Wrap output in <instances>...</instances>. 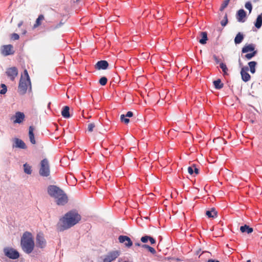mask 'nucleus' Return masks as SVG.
Listing matches in <instances>:
<instances>
[{
    "mask_svg": "<svg viewBox=\"0 0 262 262\" xmlns=\"http://www.w3.org/2000/svg\"><path fill=\"white\" fill-rule=\"evenodd\" d=\"M81 216L76 209H72L67 212L64 216L60 219L57 224L58 232H63L73 227L81 220Z\"/></svg>",
    "mask_w": 262,
    "mask_h": 262,
    "instance_id": "nucleus-1",
    "label": "nucleus"
},
{
    "mask_svg": "<svg viewBox=\"0 0 262 262\" xmlns=\"http://www.w3.org/2000/svg\"><path fill=\"white\" fill-rule=\"evenodd\" d=\"M47 192L51 197L56 200V203L58 206H64L68 202L67 194L62 189L56 185H49L47 188Z\"/></svg>",
    "mask_w": 262,
    "mask_h": 262,
    "instance_id": "nucleus-2",
    "label": "nucleus"
},
{
    "mask_svg": "<svg viewBox=\"0 0 262 262\" xmlns=\"http://www.w3.org/2000/svg\"><path fill=\"white\" fill-rule=\"evenodd\" d=\"M20 246L25 253L29 254L33 252L35 243L31 232L26 231L23 233L20 239Z\"/></svg>",
    "mask_w": 262,
    "mask_h": 262,
    "instance_id": "nucleus-3",
    "label": "nucleus"
},
{
    "mask_svg": "<svg viewBox=\"0 0 262 262\" xmlns=\"http://www.w3.org/2000/svg\"><path fill=\"white\" fill-rule=\"evenodd\" d=\"M24 73L26 78H24L23 76H21L18 87V92L20 95L26 93L28 85H30V90H31V79L26 69L24 70Z\"/></svg>",
    "mask_w": 262,
    "mask_h": 262,
    "instance_id": "nucleus-4",
    "label": "nucleus"
},
{
    "mask_svg": "<svg viewBox=\"0 0 262 262\" xmlns=\"http://www.w3.org/2000/svg\"><path fill=\"white\" fill-rule=\"evenodd\" d=\"M40 167L39 170L40 176L48 177L50 174V164L47 158L42 159L40 163Z\"/></svg>",
    "mask_w": 262,
    "mask_h": 262,
    "instance_id": "nucleus-5",
    "label": "nucleus"
},
{
    "mask_svg": "<svg viewBox=\"0 0 262 262\" xmlns=\"http://www.w3.org/2000/svg\"><path fill=\"white\" fill-rule=\"evenodd\" d=\"M3 251L5 255L11 259H16L20 256L18 251L12 247H5Z\"/></svg>",
    "mask_w": 262,
    "mask_h": 262,
    "instance_id": "nucleus-6",
    "label": "nucleus"
},
{
    "mask_svg": "<svg viewBox=\"0 0 262 262\" xmlns=\"http://www.w3.org/2000/svg\"><path fill=\"white\" fill-rule=\"evenodd\" d=\"M120 254L118 250L111 251L104 256L103 262H112L115 260Z\"/></svg>",
    "mask_w": 262,
    "mask_h": 262,
    "instance_id": "nucleus-7",
    "label": "nucleus"
},
{
    "mask_svg": "<svg viewBox=\"0 0 262 262\" xmlns=\"http://www.w3.org/2000/svg\"><path fill=\"white\" fill-rule=\"evenodd\" d=\"M47 242L44 238L42 233H39L37 234L36 237V246L40 249H43L46 246Z\"/></svg>",
    "mask_w": 262,
    "mask_h": 262,
    "instance_id": "nucleus-8",
    "label": "nucleus"
},
{
    "mask_svg": "<svg viewBox=\"0 0 262 262\" xmlns=\"http://www.w3.org/2000/svg\"><path fill=\"white\" fill-rule=\"evenodd\" d=\"M14 52L13 46L12 45H4L1 48V53L5 56L13 55Z\"/></svg>",
    "mask_w": 262,
    "mask_h": 262,
    "instance_id": "nucleus-9",
    "label": "nucleus"
},
{
    "mask_svg": "<svg viewBox=\"0 0 262 262\" xmlns=\"http://www.w3.org/2000/svg\"><path fill=\"white\" fill-rule=\"evenodd\" d=\"M118 241L121 244H124V245L127 248H130L133 243L130 238L126 235H120L118 237Z\"/></svg>",
    "mask_w": 262,
    "mask_h": 262,
    "instance_id": "nucleus-10",
    "label": "nucleus"
},
{
    "mask_svg": "<svg viewBox=\"0 0 262 262\" xmlns=\"http://www.w3.org/2000/svg\"><path fill=\"white\" fill-rule=\"evenodd\" d=\"M249 68L247 66L243 67L241 71L242 79L245 82L249 81L251 79L250 75L248 73Z\"/></svg>",
    "mask_w": 262,
    "mask_h": 262,
    "instance_id": "nucleus-11",
    "label": "nucleus"
},
{
    "mask_svg": "<svg viewBox=\"0 0 262 262\" xmlns=\"http://www.w3.org/2000/svg\"><path fill=\"white\" fill-rule=\"evenodd\" d=\"M6 74L11 80L13 81L18 74V70L15 67L9 68L7 69Z\"/></svg>",
    "mask_w": 262,
    "mask_h": 262,
    "instance_id": "nucleus-12",
    "label": "nucleus"
},
{
    "mask_svg": "<svg viewBox=\"0 0 262 262\" xmlns=\"http://www.w3.org/2000/svg\"><path fill=\"white\" fill-rule=\"evenodd\" d=\"M246 12L243 9H239L236 13V18L239 23H244L246 21Z\"/></svg>",
    "mask_w": 262,
    "mask_h": 262,
    "instance_id": "nucleus-13",
    "label": "nucleus"
},
{
    "mask_svg": "<svg viewBox=\"0 0 262 262\" xmlns=\"http://www.w3.org/2000/svg\"><path fill=\"white\" fill-rule=\"evenodd\" d=\"M13 118H15V119L13 120L14 123L20 124L24 121L25 116L24 113L17 112L15 115L11 118V119L12 120Z\"/></svg>",
    "mask_w": 262,
    "mask_h": 262,
    "instance_id": "nucleus-14",
    "label": "nucleus"
},
{
    "mask_svg": "<svg viewBox=\"0 0 262 262\" xmlns=\"http://www.w3.org/2000/svg\"><path fill=\"white\" fill-rule=\"evenodd\" d=\"M109 66V64L108 62L106 60H101L96 63V64L95 66V68L96 69L100 70H106Z\"/></svg>",
    "mask_w": 262,
    "mask_h": 262,
    "instance_id": "nucleus-15",
    "label": "nucleus"
},
{
    "mask_svg": "<svg viewBox=\"0 0 262 262\" xmlns=\"http://www.w3.org/2000/svg\"><path fill=\"white\" fill-rule=\"evenodd\" d=\"M255 45L253 43H247L242 49V54L257 51L255 50Z\"/></svg>",
    "mask_w": 262,
    "mask_h": 262,
    "instance_id": "nucleus-16",
    "label": "nucleus"
},
{
    "mask_svg": "<svg viewBox=\"0 0 262 262\" xmlns=\"http://www.w3.org/2000/svg\"><path fill=\"white\" fill-rule=\"evenodd\" d=\"M14 146L16 148L23 149H25L27 147L25 143L22 140L18 138L15 139L14 145H13V147Z\"/></svg>",
    "mask_w": 262,
    "mask_h": 262,
    "instance_id": "nucleus-17",
    "label": "nucleus"
},
{
    "mask_svg": "<svg viewBox=\"0 0 262 262\" xmlns=\"http://www.w3.org/2000/svg\"><path fill=\"white\" fill-rule=\"evenodd\" d=\"M61 114L64 118H70L71 117L70 114V107L68 105L63 106L61 110Z\"/></svg>",
    "mask_w": 262,
    "mask_h": 262,
    "instance_id": "nucleus-18",
    "label": "nucleus"
},
{
    "mask_svg": "<svg viewBox=\"0 0 262 262\" xmlns=\"http://www.w3.org/2000/svg\"><path fill=\"white\" fill-rule=\"evenodd\" d=\"M217 211L213 207L206 211V215L208 218H215L217 217Z\"/></svg>",
    "mask_w": 262,
    "mask_h": 262,
    "instance_id": "nucleus-19",
    "label": "nucleus"
},
{
    "mask_svg": "<svg viewBox=\"0 0 262 262\" xmlns=\"http://www.w3.org/2000/svg\"><path fill=\"white\" fill-rule=\"evenodd\" d=\"M245 37L244 34L242 32H238L236 35L234 41L235 45H239L243 41Z\"/></svg>",
    "mask_w": 262,
    "mask_h": 262,
    "instance_id": "nucleus-20",
    "label": "nucleus"
},
{
    "mask_svg": "<svg viewBox=\"0 0 262 262\" xmlns=\"http://www.w3.org/2000/svg\"><path fill=\"white\" fill-rule=\"evenodd\" d=\"M240 231L242 233H247V234H250L253 231V228L250 227L247 224H245L240 227Z\"/></svg>",
    "mask_w": 262,
    "mask_h": 262,
    "instance_id": "nucleus-21",
    "label": "nucleus"
},
{
    "mask_svg": "<svg viewBox=\"0 0 262 262\" xmlns=\"http://www.w3.org/2000/svg\"><path fill=\"white\" fill-rule=\"evenodd\" d=\"M34 127L33 126H30L29 128V136L30 142L32 144H35L36 143V141L35 139V136L34 134L33 133L34 131Z\"/></svg>",
    "mask_w": 262,
    "mask_h": 262,
    "instance_id": "nucleus-22",
    "label": "nucleus"
},
{
    "mask_svg": "<svg viewBox=\"0 0 262 262\" xmlns=\"http://www.w3.org/2000/svg\"><path fill=\"white\" fill-rule=\"evenodd\" d=\"M201 39L199 40V42L201 45H205L208 40L207 32L205 31L201 32L200 33Z\"/></svg>",
    "mask_w": 262,
    "mask_h": 262,
    "instance_id": "nucleus-23",
    "label": "nucleus"
},
{
    "mask_svg": "<svg viewBox=\"0 0 262 262\" xmlns=\"http://www.w3.org/2000/svg\"><path fill=\"white\" fill-rule=\"evenodd\" d=\"M213 84L216 90H221L224 86V83L222 82L221 79H217L213 81Z\"/></svg>",
    "mask_w": 262,
    "mask_h": 262,
    "instance_id": "nucleus-24",
    "label": "nucleus"
},
{
    "mask_svg": "<svg viewBox=\"0 0 262 262\" xmlns=\"http://www.w3.org/2000/svg\"><path fill=\"white\" fill-rule=\"evenodd\" d=\"M257 54V51H253L252 52L247 53L245 55L242 54V57L243 59L246 60H251Z\"/></svg>",
    "mask_w": 262,
    "mask_h": 262,
    "instance_id": "nucleus-25",
    "label": "nucleus"
},
{
    "mask_svg": "<svg viewBox=\"0 0 262 262\" xmlns=\"http://www.w3.org/2000/svg\"><path fill=\"white\" fill-rule=\"evenodd\" d=\"M44 15L43 14H40L38 15V17L36 18L35 20V23L33 25V28L35 29L41 25V21L44 19Z\"/></svg>",
    "mask_w": 262,
    "mask_h": 262,
    "instance_id": "nucleus-26",
    "label": "nucleus"
},
{
    "mask_svg": "<svg viewBox=\"0 0 262 262\" xmlns=\"http://www.w3.org/2000/svg\"><path fill=\"white\" fill-rule=\"evenodd\" d=\"M254 25L255 27L257 29H259L261 27L262 19L259 15L257 16L255 20L254 21Z\"/></svg>",
    "mask_w": 262,
    "mask_h": 262,
    "instance_id": "nucleus-27",
    "label": "nucleus"
},
{
    "mask_svg": "<svg viewBox=\"0 0 262 262\" xmlns=\"http://www.w3.org/2000/svg\"><path fill=\"white\" fill-rule=\"evenodd\" d=\"M220 67L222 70L224 76L228 75V69L225 63L221 62L220 64Z\"/></svg>",
    "mask_w": 262,
    "mask_h": 262,
    "instance_id": "nucleus-28",
    "label": "nucleus"
},
{
    "mask_svg": "<svg viewBox=\"0 0 262 262\" xmlns=\"http://www.w3.org/2000/svg\"><path fill=\"white\" fill-rule=\"evenodd\" d=\"M142 248L146 249L149 252H150L152 254H155L156 253V250L152 247L150 246L147 244H143L142 246Z\"/></svg>",
    "mask_w": 262,
    "mask_h": 262,
    "instance_id": "nucleus-29",
    "label": "nucleus"
},
{
    "mask_svg": "<svg viewBox=\"0 0 262 262\" xmlns=\"http://www.w3.org/2000/svg\"><path fill=\"white\" fill-rule=\"evenodd\" d=\"M23 167H24V170L25 173H26L27 174H31V173H32L31 166H30L29 164H28L26 163L23 165Z\"/></svg>",
    "mask_w": 262,
    "mask_h": 262,
    "instance_id": "nucleus-30",
    "label": "nucleus"
},
{
    "mask_svg": "<svg viewBox=\"0 0 262 262\" xmlns=\"http://www.w3.org/2000/svg\"><path fill=\"white\" fill-rule=\"evenodd\" d=\"M108 79L106 77L102 76L99 80V83L102 85L104 86L106 84Z\"/></svg>",
    "mask_w": 262,
    "mask_h": 262,
    "instance_id": "nucleus-31",
    "label": "nucleus"
},
{
    "mask_svg": "<svg viewBox=\"0 0 262 262\" xmlns=\"http://www.w3.org/2000/svg\"><path fill=\"white\" fill-rule=\"evenodd\" d=\"M231 0H224L221 5L220 10L221 11H223L228 5Z\"/></svg>",
    "mask_w": 262,
    "mask_h": 262,
    "instance_id": "nucleus-32",
    "label": "nucleus"
},
{
    "mask_svg": "<svg viewBox=\"0 0 262 262\" xmlns=\"http://www.w3.org/2000/svg\"><path fill=\"white\" fill-rule=\"evenodd\" d=\"M1 87L2 89L0 90V94L4 95L6 93L7 91V87L5 84L1 83Z\"/></svg>",
    "mask_w": 262,
    "mask_h": 262,
    "instance_id": "nucleus-33",
    "label": "nucleus"
},
{
    "mask_svg": "<svg viewBox=\"0 0 262 262\" xmlns=\"http://www.w3.org/2000/svg\"><path fill=\"white\" fill-rule=\"evenodd\" d=\"M257 64V62L256 61H249L248 63V65L249 66L248 67L249 68V70L250 69L256 68Z\"/></svg>",
    "mask_w": 262,
    "mask_h": 262,
    "instance_id": "nucleus-34",
    "label": "nucleus"
},
{
    "mask_svg": "<svg viewBox=\"0 0 262 262\" xmlns=\"http://www.w3.org/2000/svg\"><path fill=\"white\" fill-rule=\"evenodd\" d=\"M150 235H144L142 236L140 239L141 242L143 243H146L149 241Z\"/></svg>",
    "mask_w": 262,
    "mask_h": 262,
    "instance_id": "nucleus-35",
    "label": "nucleus"
},
{
    "mask_svg": "<svg viewBox=\"0 0 262 262\" xmlns=\"http://www.w3.org/2000/svg\"><path fill=\"white\" fill-rule=\"evenodd\" d=\"M120 120L121 122H124L125 124H128L129 122V119L124 116V114H122L120 116Z\"/></svg>",
    "mask_w": 262,
    "mask_h": 262,
    "instance_id": "nucleus-36",
    "label": "nucleus"
},
{
    "mask_svg": "<svg viewBox=\"0 0 262 262\" xmlns=\"http://www.w3.org/2000/svg\"><path fill=\"white\" fill-rule=\"evenodd\" d=\"M245 8L249 11V13H250L252 10V5L250 2H247L246 3L245 5Z\"/></svg>",
    "mask_w": 262,
    "mask_h": 262,
    "instance_id": "nucleus-37",
    "label": "nucleus"
},
{
    "mask_svg": "<svg viewBox=\"0 0 262 262\" xmlns=\"http://www.w3.org/2000/svg\"><path fill=\"white\" fill-rule=\"evenodd\" d=\"M64 24V23L62 22V20H61L59 22V23L57 24L56 26L51 27V28H50L51 30H54L57 29L61 27Z\"/></svg>",
    "mask_w": 262,
    "mask_h": 262,
    "instance_id": "nucleus-38",
    "label": "nucleus"
},
{
    "mask_svg": "<svg viewBox=\"0 0 262 262\" xmlns=\"http://www.w3.org/2000/svg\"><path fill=\"white\" fill-rule=\"evenodd\" d=\"M95 127V125L94 123H91L88 124V130L90 132L93 131L94 128Z\"/></svg>",
    "mask_w": 262,
    "mask_h": 262,
    "instance_id": "nucleus-39",
    "label": "nucleus"
},
{
    "mask_svg": "<svg viewBox=\"0 0 262 262\" xmlns=\"http://www.w3.org/2000/svg\"><path fill=\"white\" fill-rule=\"evenodd\" d=\"M213 58L216 64H220L221 59H220L215 54L213 55Z\"/></svg>",
    "mask_w": 262,
    "mask_h": 262,
    "instance_id": "nucleus-40",
    "label": "nucleus"
},
{
    "mask_svg": "<svg viewBox=\"0 0 262 262\" xmlns=\"http://www.w3.org/2000/svg\"><path fill=\"white\" fill-rule=\"evenodd\" d=\"M188 172L190 175H192L194 173V167L193 164L192 166L188 167Z\"/></svg>",
    "mask_w": 262,
    "mask_h": 262,
    "instance_id": "nucleus-41",
    "label": "nucleus"
},
{
    "mask_svg": "<svg viewBox=\"0 0 262 262\" xmlns=\"http://www.w3.org/2000/svg\"><path fill=\"white\" fill-rule=\"evenodd\" d=\"M11 38L13 40H18L19 38V35L17 33H13L12 34Z\"/></svg>",
    "mask_w": 262,
    "mask_h": 262,
    "instance_id": "nucleus-42",
    "label": "nucleus"
},
{
    "mask_svg": "<svg viewBox=\"0 0 262 262\" xmlns=\"http://www.w3.org/2000/svg\"><path fill=\"white\" fill-rule=\"evenodd\" d=\"M134 115L132 111H128L126 114H124V116H125L127 118H130L132 117Z\"/></svg>",
    "mask_w": 262,
    "mask_h": 262,
    "instance_id": "nucleus-43",
    "label": "nucleus"
},
{
    "mask_svg": "<svg viewBox=\"0 0 262 262\" xmlns=\"http://www.w3.org/2000/svg\"><path fill=\"white\" fill-rule=\"evenodd\" d=\"M149 241L151 245H155L156 243V240L152 236H150L149 239Z\"/></svg>",
    "mask_w": 262,
    "mask_h": 262,
    "instance_id": "nucleus-44",
    "label": "nucleus"
},
{
    "mask_svg": "<svg viewBox=\"0 0 262 262\" xmlns=\"http://www.w3.org/2000/svg\"><path fill=\"white\" fill-rule=\"evenodd\" d=\"M193 167H194V173L195 174H198L199 173V169L196 167V165L193 164Z\"/></svg>",
    "mask_w": 262,
    "mask_h": 262,
    "instance_id": "nucleus-45",
    "label": "nucleus"
},
{
    "mask_svg": "<svg viewBox=\"0 0 262 262\" xmlns=\"http://www.w3.org/2000/svg\"><path fill=\"white\" fill-rule=\"evenodd\" d=\"M227 24L228 22L226 21L225 19H223L221 21V24L223 27H225L227 25Z\"/></svg>",
    "mask_w": 262,
    "mask_h": 262,
    "instance_id": "nucleus-46",
    "label": "nucleus"
},
{
    "mask_svg": "<svg viewBox=\"0 0 262 262\" xmlns=\"http://www.w3.org/2000/svg\"><path fill=\"white\" fill-rule=\"evenodd\" d=\"M207 262H220V261L217 259H209L207 260Z\"/></svg>",
    "mask_w": 262,
    "mask_h": 262,
    "instance_id": "nucleus-47",
    "label": "nucleus"
},
{
    "mask_svg": "<svg viewBox=\"0 0 262 262\" xmlns=\"http://www.w3.org/2000/svg\"><path fill=\"white\" fill-rule=\"evenodd\" d=\"M250 72L252 73V74H254L256 72V68H252V69H249Z\"/></svg>",
    "mask_w": 262,
    "mask_h": 262,
    "instance_id": "nucleus-48",
    "label": "nucleus"
},
{
    "mask_svg": "<svg viewBox=\"0 0 262 262\" xmlns=\"http://www.w3.org/2000/svg\"><path fill=\"white\" fill-rule=\"evenodd\" d=\"M135 245L137 247H142V246L143 245V244H141L139 242H137V243H135Z\"/></svg>",
    "mask_w": 262,
    "mask_h": 262,
    "instance_id": "nucleus-49",
    "label": "nucleus"
},
{
    "mask_svg": "<svg viewBox=\"0 0 262 262\" xmlns=\"http://www.w3.org/2000/svg\"><path fill=\"white\" fill-rule=\"evenodd\" d=\"M225 19L226 21H227V22H228V16H227V14H225L224 17V19Z\"/></svg>",
    "mask_w": 262,
    "mask_h": 262,
    "instance_id": "nucleus-50",
    "label": "nucleus"
},
{
    "mask_svg": "<svg viewBox=\"0 0 262 262\" xmlns=\"http://www.w3.org/2000/svg\"><path fill=\"white\" fill-rule=\"evenodd\" d=\"M238 63H239V67H242H242H243V63H242V62H241V60L240 58H239V59H238Z\"/></svg>",
    "mask_w": 262,
    "mask_h": 262,
    "instance_id": "nucleus-51",
    "label": "nucleus"
},
{
    "mask_svg": "<svg viewBox=\"0 0 262 262\" xmlns=\"http://www.w3.org/2000/svg\"><path fill=\"white\" fill-rule=\"evenodd\" d=\"M23 24V21H19V23L17 25L18 27H19V28L20 27L22 26Z\"/></svg>",
    "mask_w": 262,
    "mask_h": 262,
    "instance_id": "nucleus-52",
    "label": "nucleus"
},
{
    "mask_svg": "<svg viewBox=\"0 0 262 262\" xmlns=\"http://www.w3.org/2000/svg\"><path fill=\"white\" fill-rule=\"evenodd\" d=\"M200 250H198V251H196L195 254L198 255H199L200 254Z\"/></svg>",
    "mask_w": 262,
    "mask_h": 262,
    "instance_id": "nucleus-53",
    "label": "nucleus"
},
{
    "mask_svg": "<svg viewBox=\"0 0 262 262\" xmlns=\"http://www.w3.org/2000/svg\"><path fill=\"white\" fill-rule=\"evenodd\" d=\"M123 260L122 258H119V260H118V262H123Z\"/></svg>",
    "mask_w": 262,
    "mask_h": 262,
    "instance_id": "nucleus-54",
    "label": "nucleus"
},
{
    "mask_svg": "<svg viewBox=\"0 0 262 262\" xmlns=\"http://www.w3.org/2000/svg\"><path fill=\"white\" fill-rule=\"evenodd\" d=\"M123 262H133V261H129V260H125V261H123Z\"/></svg>",
    "mask_w": 262,
    "mask_h": 262,
    "instance_id": "nucleus-55",
    "label": "nucleus"
},
{
    "mask_svg": "<svg viewBox=\"0 0 262 262\" xmlns=\"http://www.w3.org/2000/svg\"><path fill=\"white\" fill-rule=\"evenodd\" d=\"M26 33H27L26 30H24V31H23V34H25Z\"/></svg>",
    "mask_w": 262,
    "mask_h": 262,
    "instance_id": "nucleus-56",
    "label": "nucleus"
},
{
    "mask_svg": "<svg viewBox=\"0 0 262 262\" xmlns=\"http://www.w3.org/2000/svg\"><path fill=\"white\" fill-rule=\"evenodd\" d=\"M259 15L260 16V17H261V19H262V12L259 14Z\"/></svg>",
    "mask_w": 262,
    "mask_h": 262,
    "instance_id": "nucleus-57",
    "label": "nucleus"
},
{
    "mask_svg": "<svg viewBox=\"0 0 262 262\" xmlns=\"http://www.w3.org/2000/svg\"><path fill=\"white\" fill-rule=\"evenodd\" d=\"M252 31H256V30L255 29H254V28H252Z\"/></svg>",
    "mask_w": 262,
    "mask_h": 262,
    "instance_id": "nucleus-58",
    "label": "nucleus"
},
{
    "mask_svg": "<svg viewBox=\"0 0 262 262\" xmlns=\"http://www.w3.org/2000/svg\"><path fill=\"white\" fill-rule=\"evenodd\" d=\"M50 104H51V102H49L48 104V107H49L50 105Z\"/></svg>",
    "mask_w": 262,
    "mask_h": 262,
    "instance_id": "nucleus-59",
    "label": "nucleus"
},
{
    "mask_svg": "<svg viewBox=\"0 0 262 262\" xmlns=\"http://www.w3.org/2000/svg\"><path fill=\"white\" fill-rule=\"evenodd\" d=\"M259 0H253L254 2H257Z\"/></svg>",
    "mask_w": 262,
    "mask_h": 262,
    "instance_id": "nucleus-60",
    "label": "nucleus"
},
{
    "mask_svg": "<svg viewBox=\"0 0 262 262\" xmlns=\"http://www.w3.org/2000/svg\"><path fill=\"white\" fill-rule=\"evenodd\" d=\"M177 260H180L179 258H177Z\"/></svg>",
    "mask_w": 262,
    "mask_h": 262,
    "instance_id": "nucleus-61",
    "label": "nucleus"
}]
</instances>
